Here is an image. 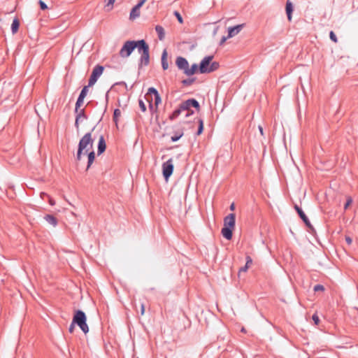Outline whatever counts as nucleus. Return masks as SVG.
Instances as JSON below:
<instances>
[{
	"instance_id": "603ef678",
	"label": "nucleus",
	"mask_w": 358,
	"mask_h": 358,
	"mask_svg": "<svg viewBox=\"0 0 358 358\" xmlns=\"http://www.w3.org/2000/svg\"><path fill=\"white\" fill-rule=\"evenodd\" d=\"M50 203L51 205H54V202L53 201H50Z\"/></svg>"
},
{
	"instance_id": "b1692460",
	"label": "nucleus",
	"mask_w": 358,
	"mask_h": 358,
	"mask_svg": "<svg viewBox=\"0 0 358 358\" xmlns=\"http://www.w3.org/2000/svg\"><path fill=\"white\" fill-rule=\"evenodd\" d=\"M185 110H182L180 108V105H179L178 108L175 109L173 112L170 115L169 118L171 120H173L176 119Z\"/></svg>"
},
{
	"instance_id": "09e8293b",
	"label": "nucleus",
	"mask_w": 358,
	"mask_h": 358,
	"mask_svg": "<svg viewBox=\"0 0 358 358\" xmlns=\"http://www.w3.org/2000/svg\"><path fill=\"white\" fill-rule=\"evenodd\" d=\"M259 130L261 134L263 135L264 134V131H263V128H262V126H259Z\"/></svg>"
},
{
	"instance_id": "473e14b6",
	"label": "nucleus",
	"mask_w": 358,
	"mask_h": 358,
	"mask_svg": "<svg viewBox=\"0 0 358 358\" xmlns=\"http://www.w3.org/2000/svg\"><path fill=\"white\" fill-rule=\"evenodd\" d=\"M138 104H139V107H140L141 111L145 112L146 111V106H145V103L143 102V101L141 99H139Z\"/></svg>"
},
{
	"instance_id": "49530a36",
	"label": "nucleus",
	"mask_w": 358,
	"mask_h": 358,
	"mask_svg": "<svg viewBox=\"0 0 358 358\" xmlns=\"http://www.w3.org/2000/svg\"><path fill=\"white\" fill-rule=\"evenodd\" d=\"M144 3L145 2H143L142 0H140L136 6H138L139 8H141Z\"/></svg>"
},
{
	"instance_id": "39448f33",
	"label": "nucleus",
	"mask_w": 358,
	"mask_h": 358,
	"mask_svg": "<svg viewBox=\"0 0 358 358\" xmlns=\"http://www.w3.org/2000/svg\"><path fill=\"white\" fill-rule=\"evenodd\" d=\"M136 41H127L119 52L120 56L122 58L129 57L136 49Z\"/></svg>"
},
{
	"instance_id": "37998d69",
	"label": "nucleus",
	"mask_w": 358,
	"mask_h": 358,
	"mask_svg": "<svg viewBox=\"0 0 358 358\" xmlns=\"http://www.w3.org/2000/svg\"><path fill=\"white\" fill-rule=\"evenodd\" d=\"M75 324H73V322H71V325L69 326V331L70 333H73V331H74V329H75V327H74Z\"/></svg>"
},
{
	"instance_id": "6ab92c4d",
	"label": "nucleus",
	"mask_w": 358,
	"mask_h": 358,
	"mask_svg": "<svg viewBox=\"0 0 358 358\" xmlns=\"http://www.w3.org/2000/svg\"><path fill=\"white\" fill-rule=\"evenodd\" d=\"M44 220L48 222L50 225L53 226V227H55L57 226V218L53 216L52 215H50V214H48V215H45L44 216Z\"/></svg>"
},
{
	"instance_id": "2eb2a0df",
	"label": "nucleus",
	"mask_w": 358,
	"mask_h": 358,
	"mask_svg": "<svg viewBox=\"0 0 358 358\" xmlns=\"http://www.w3.org/2000/svg\"><path fill=\"white\" fill-rule=\"evenodd\" d=\"M106 149V143L105 138L103 135H101L99 138L98 145H97V155H101L102 153L105 152Z\"/></svg>"
},
{
	"instance_id": "e433bc0d",
	"label": "nucleus",
	"mask_w": 358,
	"mask_h": 358,
	"mask_svg": "<svg viewBox=\"0 0 358 358\" xmlns=\"http://www.w3.org/2000/svg\"><path fill=\"white\" fill-rule=\"evenodd\" d=\"M38 3H39V6H40V8L41 10H44L48 9V6H47V4L43 1L39 0Z\"/></svg>"
},
{
	"instance_id": "c9c22d12",
	"label": "nucleus",
	"mask_w": 358,
	"mask_h": 358,
	"mask_svg": "<svg viewBox=\"0 0 358 358\" xmlns=\"http://www.w3.org/2000/svg\"><path fill=\"white\" fill-rule=\"evenodd\" d=\"M154 96H155V104L156 106H157L162 101L160 95H159V94H158L155 95Z\"/></svg>"
},
{
	"instance_id": "8fccbe9b",
	"label": "nucleus",
	"mask_w": 358,
	"mask_h": 358,
	"mask_svg": "<svg viewBox=\"0 0 358 358\" xmlns=\"http://www.w3.org/2000/svg\"><path fill=\"white\" fill-rule=\"evenodd\" d=\"M235 208V206H234V203H231V206H230V210H234Z\"/></svg>"
},
{
	"instance_id": "0eeeda50",
	"label": "nucleus",
	"mask_w": 358,
	"mask_h": 358,
	"mask_svg": "<svg viewBox=\"0 0 358 358\" xmlns=\"http://www.w3.org/2000/svg\"><path fill=\"white\" fill-rule=\"evenodd\" d=\"M173 159L171 158L162 164V173L164 179L168 180L173 172Z\"/></svg>"
},
{
	"instance_id": "3c124183",
	"label": "nucleus",
	"mask_w": 358,
	"mask_h": 358,
	"mask_svg": "<svg viewBox=\"0 0 358 358\" xmlns=\"http://www.w3.org/2000/svg\"><path fill=\"white\" fill-rule=\"evenodd\" d=\"M152 107H153V106H152V103H150V108H152Z\"/></svg>"
},
{
	"instance_id": "7c9ffc66",
	"label": "nucleus",
	"mask_w": 358,
	"mask_h": 358,
	"mask_svg": "<svg viewBox=\"0 0 358 358\" xmlns=\"http://www.w3.org/2000/svg\"><path fill=\"white\" fill-rule=\"evenodd\" d=\"M203 131V121L202 119L199 120V127L196 132V135H200Z\"/></svg>"
},
{
	"instance_id": "423d86ee",
	"label": "nucleus",
	"mask_w": 358,
	"mask_h": 358,
	"mask_svg": "<svg viewBox=\"0 0 358 358\" xmlns=\"http://www.w3.org/2000/svg\"><path fill=\"white\" fill-rule=\"evenodd\" d=\"M104 70V67L101 65H96L92 70V74L88 81V86H93L99 78L101 76Z\"/></svg>"
},
{
	"instance_id": "2f4dec72",
	"label": "nucleus",
	"mask_w": 358,
	"mask_h": 358,
	"mask_svg": "<svg viewBox=\"0 0 358 358\" xmlns=\"http://www.w3.org/2000/svg\"><path fill=\"white\" fill-rule=\"evenodd\" d=\"M173 15L176 16V17L177 18L179 23H180V24L183 23L182 17L181 16V15L180 14V13L178 11L175 10L173 12Z\"/></svg>"
},
{
	"instance_id": "ea45409f",
	"label": "nucleus",
	"mask_w": 358,
	"mask_h": 358,
	"mask_svg": "<svg viewBox=\"0 0 358 358\" xmlns=\"http://www.w3.org/2000/svg\"><path fill=\"white\" fill-rule=\"evenodd\" d=\"M105 1L106 3V6H111L112 8L115 0H105Z\"/></svg>"
},
{
	"instance_id": "de8ad7c7",
	"label": "nucleus",
	"mask_w": 358,
	"mask_h": 358,
	"mask_svg": "<svg viewBox=\"0 0 358 358\" xmlns=\"http://www.w3.org/2000/svg\"><path fill=\"white\" fill-rule=\"evenodd\" d=\"M144 312H145V307H144V305L142 304L141 305V315H143L144 314Z\"/></svg>"
},
{
	"instance_id": "393cba45",
	"label": "nucleus",
	"mask_w": 358,
	"mask_h": 358,
	"mask_svg": "<svg viewBox=\"0 0 358 358\" xmlns=\"http://www.w3.org/2000/svg\"><path fill=\"white\" fill-rule=\"evenodd\" d=\"M20 26V22L17 18H15L13 20L12 24H11V31L13 34H15L19 29Z\"/></svg>"
},
{
	"instance_id": "a211bd4d",
	"label": "nucleus",
	"mask_w": 358,
	"mask_h": 358,
	"mask_svg": "<svg viewBox=\"0 0 358 358\" xmlns=\"http://www.w3.org/2000/svg\"><path fill=\"white\" fill-rule=\"evenodd\" d=\"M162 66L164 70H166L169 68V64L167 62V51L166 49L164 50L162 54Z\"/></svg>"
},
{
	"instance_id": "c03bdc74",
	"label": "nucleus",
	"mask_w": 358,
	"mask_h": 358,
	"mask_svg": "<svg viewBox=\"0 0 358 358\" xmlns=\"http://www.w3.org/2000/svg\"><path fill=\"white\" fill-rule=\"evenodd\" d=\"M80 120L78 118L76 117V121H75V127L77 129V130L79 129V122Z\"/></svg>"
},
{
	"instance_id": "58836bf2",
	"label": "nucleus",
	"mask_w": 358,
	"mask_h": 358,
	"mask_svg": "<svg viewBox=\"0 0 358 358\" xmlns=\"http://www.w3.org/2000/svg\"><path fill=\"white\" fill-rule=\"evenodd\" d=\"M352 203V199L350 197V196H348L347 198V201H346V203L344 206V209L346 210L348 206Z\"/></svg>"
},
{
	"instance_id": "4be33fe9",
	"label": "nucleus",
	"mask_w": 358,
	"mask_h": 358,
	"mask_svg": "<svg viewBox=\"0 0 358 358\" xmlns=\"http://www.w3.org/2000/svg\"><path fill=\"white\" fill-rule=\"evenodd\" d=\"M198 71V65L196 64H193L191 67H187V69L185 70V75L187 76H190L192 75H194L196 71Z\"/></svg>"
},
{
	"instance_id": "c756f323",
	"label": "nucleus",
	"mask_w": 358,
	"mask_h": 358,
	"mask_svg": "<svg viewBox=\"0 0 358 358\" xmlns=\"http://www.w3.org/2000/svg\"><path fill=\"white\" fill-rule=\"evenodd\" d=\"M120 115H121V111H120V109L116 108V109L114 110L113 119V121L116 124H117V122L118 121V117L120 116Z\"/></svg>"
},
{
	"instance_id": "7ed1b4c3",
	"label": "nucleus",
	"mask_w": 358,
	"mask_h": 358,
	"mask_svg": "<svg viewBox=\"0 0 358 358\" xmlns=\"http://www.w3.org/2000/svg\"><path fill=\"white\" fill-rule=\"evenodd\" d=\"M73 324H77L84 334L89 331V327L87 324V317L85 313L81 310H77L73 317Z\"/></svg>"
},
{
	"instance_id": "f257e3e1",
	"label": "nucleus",
	"mask_w": 358,
	"mask_h": 358,
	"mask_svg": "<svg viewBox=\"0 0 358 358\" xmlns=\"http://www.w3.org/2000/svg\"><path fill=\"white\" fill-rule=\"evenodd\" d=\"M96 126H94L92 130L87 133H86L80 140L78 145V150L76 153V160L80 161L82 157V155L83 153V150H85V153H87L90 148H92L94 143V138H92V133L95 129Z\"/></svg>"
},
{
	"instance_id": "bb28decb",
	"label": "nucleus",
	"mask_w": 358,
	"mask_h": 358,
	"mask_svg": "<svg viewBox=\"0 0 358 358\" xmlns=\"http://www.w3.org/2000/svg\"><path fill=\"white\" fill-rule=\"evenodd\" d=\"M183 136V131H174L173 136H171V140L172 142H176L178 141L182 136Z\"/></svg>"
},
{
	"instance_id": "ddd939ff",
	"label": "nucleus",
	"mask_w": 358,
	"mask_h": 358,
	"mask_svg": "<svg viewBox=\"0 0 358 358\" xmlns=\"http://www.w3.org/2000/svg\"><path fill=\"white\" fill-rule=\"evenodd\" d=\"M138 52L141 55L143 52L149 50V45L144 39L136 41V43Z\"/></svg>"
},
{
	"instance_id": "79ce46f5",
	"label": "nucleus",
	"mask_w": 358,
	"mask_h": 358,
	"mask_svg": "<svg viewBox=\"0 0 358 358\" xmlns=\"http://www.w3.org/2000/svg\"><path fill=\"white\" fill-rule=\"evenodd\" d=\"M228 38H230V37H228V35L227 36H222L220 41V45H222Z\"/></svg>"
},
{
	"instance_id": "f8f14e48",
	"label": "nucleus",
	"mask_w": 358,
	"mask_h": 358,
	"mask_svg": "<svg viewBox=\"0 0 358 358\" xmlns=\"http://www.w3.org/2000/svg\"><path fill=\"white\" fill-rule=\"evenodd\" d=\"M176 64L178 66V69L183 71V73H185V70L189 67V63L187 60L182 57H178L176 60Z\"/></svg>"
},
{
	"instance_id": "4468645a",
	"label": "nucleus",
	"mask_w": 358,
	"mask_h": 358,
	"mask_svg": "<svg viewBox=\"0 0 358 358\" xmlns=\"http://www.w3.org/2000/svg\"><path fill=\"white\" fill-rule=\"evenodd\" d=\"M244 24H238L228 28V37L232 38L237 35L243 28Z\"/></svg>"
},
{
	"instance_id": "dca6fc26",
	"label": "nucleus",
	"mask_w": 358,
	"mask_h": 358,
	"mask_svg": "<svg viewBox=\"0 0 358 358\" xmlns=\"http://www.w3.org/2000/svg\"><path fill=\"white\" fill-rule=\"evenodd\" d=\"M285 10H286V14L287 16V19L289 21L292 20V15L294 10V6L293 3L290 0H287L286 1V6H285Z\"/></svg>"
},
{
	"instance_id": "72a5a7b5",
	"label": "nucleus",
	"mask_w": 358,
	"mask_h": 358,
	"mask_svg": "<svg viewBox=\"0 0 358 358\" xmlns=\"http://www.w3.org/2000/svg\"><path fill=\"white\" fill-rule=\"evenodd\" d=\"M148 94H153L154 96L156 95V94H158L159 92L158 91L153 87H151L148 89Z\"/></svg>"
},
{
	"instance_id": "5fc2aeb1",
	"label": "nucleus",
	"mask_w": 358,
	"mask_h": 358,
	"mask_svg": "<svg viewBox=\"0 0 358 358\" xmlns=\"http://www.w3.org/2000/svg\"><path fill=\"white\" fill-rule=\"evenodd\" d=\"M137 358H138V357H137Z\"/></svg>"
},
{
	"instance_id": "a18cd8bd",
	"label": "nucleus",
	"mask_w": 358,
	"mask_h": 358,
	"mask_svg": "<svg viewBox=\"0 0 358 358\" xmlns=\"http://www.w3.org/2000/svg\"><path fill=\"white\" fill-rule=\"evenodd\" d=\"M345 241L347 242V243H348V245H350V244L352 243V238H351L350 237H349V236H346V237H345Z\"/></svg>"
},
{
	"instance_id": "f3484780",
	"label": "nucleus",
	"mask_w": 358,
	"mask_h": 358,
	"mask_svg": "<svg viewBox=\"0 0 358 358\" xmlns=\"http://www.w3.org/2000/svg\"><path fill=\"white\" fill-rule=\"evenodd\" d=\"M74 112L76 113V117L79 119L80 120H83L87 119V116L85 114L84 108L80 109V108H78V110H76V106H75Z\"/></svg>"
},
{
	"instance_id": "9d476101",
	"label": "nucleus",
	"mask_w": 358,
	"mask_h": 358,
	"mask_svg": "<svg viewBox=\"0 0 358 358\" xmlns=\"http://www.w3.org/2000/svg\"><path fill=\"white\" fill-rule=\"evenodd\" d=\"M90 86H88V85H85L83 87L78 97V99L76 102V110H78V108H80L81 106L83 105V101H84V99L85 98V96H87V94L88 92V88L90 87Z\"/></svg>"
},
{
	"instance_id": "aec40b11",
	"label": "nucleus",
	"mask_w": 358,
	"mask_h": 358,
	"mask_svg": "<svg viewBox=\"0 0 358 358\" xmlns=\"http://www.w3.org/2000/svg\"><path fill=\"white\" fill-rule=\"evenodd\" d=\"M140 8L138 7V6H135L134 7H133V8L131 9V12H130V14H129V18L131 20H134L136 19V17H138L140 16Z\"/></svg>"
},
{
	"instance_id": "20e7f679",
	"label": "nucleus",
	"mask_w": 358,
	"mask_h": 358,
	"mask_svg": "<svg viewBox=\"0 0 358 358\" xmlns=\"http://www.w3.org/2000/svg\"><path fill=\"white\" fill-rule=\"evenodd\" d=\"M180 105L182 110L187 111L185 114L186 117L194 114V111L191 110L192 107L196 108L197 110H199L200 108L199 103L195 99H187L185 101H182Z\"/></svg>"
},
{
	"instance_id": "864d4df0",
	"label": "nucleus",
	"mask_w": 358,
	"mask_h": 358,
	"mask_svg": "<svg viewBox=\"0 0 358 358\" xmlns=\"http://www.w3.org/2000/svg\"><path fill=\"white\" fill-rule=\"evenodd\" d=\"M143 2H145L147 0H142Z\"/></svg>"
},
{
	"instance_id": "5701e85b",
	"label": "nucleus",
	"mask_w": 358,
	"mask_h": 358,
	"mask_svg": "<svg viewBox=\"0 0 358 358\" xmlns=\"http://www.w3.org/2000/svg\"><path fill=\"white\" fill-rule=\"evenodd\" d=\"M87 158H88V160H87V170H88L90 168V166H92V163L94 161L95 152L93 150H92L89 152H87Z\"/></svg>"
},
{
	"instance_id": "a878e982",
	"label": "nucleus",
	"mask_w": 358,
	"mask_h": 358,
	"mask_svg": "<svg viewBox=\"0 0 358 358\" xmlns=\"http://www.w3.org/2000/svg\"><path fill=\"white\" fill-rule=\"evenodd\" d=\"M252 258L250 257V256H247L246 257V263H245V265L243 266V267H241L240 269H239V272H245L247 271L248 267L250 266V265L252 264Z\"/></svg>"
},
{
	"instance_id": "4c0bfd02",
	"label": "nucleus",
	"mask_w": 358,
	"mask_h": 358,
	"mask_svg": "<svg viewBox=\"0 0 358 358\" xmlns=\"http://www.w3.org/2000/svg\"><path fill=\"white\" fill-rule=\"evenodd\" d=\"M329 37H330V39H331L332 41H334V42H335V43H336V42L338 41V40H337V37H336V36L335 33H334L333 31H330V33H329Z\"/></svg>"
},
{
	"instance_id": "cd10ccee",
	"label": "nucleus",
	"mask_w": 358,
	"mask_h": 358,
	"mask_svg": "<svg viewBox=\"0 0 358 358\" xmlns=\"http://www.w3.org/2000/svg\"><path fill=\"white\" fill-rule=\"evenodd\" d=\"M195 80H196L195 78H189L182 80L181 83L184 86H190L195 82Z\"/></svg>"
},
{
	"instance_id": "a19ab883",
	"label": "nucleus",
	"mask_w": 358,
	"mask_h": 358,
	"mask_svg": "<svg viewBox=\"0 0 358 358\" xmlns=\"http://www.w3.org/2000/svg\"><path fill=\"white\" fill-rule=\"evenodd\" d=\"M312 319L314 321L315 324H318L319 322H320V319H319V317L316 315V314H314L312 317Z\"/></svg>"
},
{
	"instance_id": "9b49d317",
	"label": "nucleus",
	"mask_w": 358,
	"mask_h": 358,
	"mask_svg": "<svg viewBox=\"0 0 358 358\" xmlns=\"http://www.w3.org/2000/svg\"><path fill=\"white\" fill-rule=\"evenodd\" d=\"M150 63V50L143 52L140 57L138 69L142 68L143 66H147Z\"/></svg>"
},
{
	"instance_id": "f03ea898",
	"label": "nucleus",
	"mask_w": 358,
	"mask_h": 358,
	"mask_svg": "<svg viewBox=\"0 0 358 358\" xmlns=\"http://www.w3.org/2000/svg\"><path fill=\"white\" fill-rule=\"evenodd\" d=\"M235 223L236 216L234 213H230L224 218V227L221 230V234L227 240L229 241L232 238Z\"/></svg>"
},
{
	"instance_id": "f704fd0d",
	"label": "nucleus",
	"mask_w": 358,
	"mask_h": 358,
	"mask_svg": "<svg viewBox=\"0 0 358 358\" xmlns=\"http://www.w3.org/2000/svg\"><path fill=\"white\" fill-rule=\"evenodd\" d=\"M313 290L315 292L324 291V287L323 285L317 284V285L314 286Z\"/></svg>"
},
{
	"instance_id": "6e6552de",
	"label": "nucleus",
	"mask_w": 358,
	"mask_h": 358,
	"mask_svg": "<svg viewBox=\"0 0 358 358\" xmlns=\"http://www.w3.org/2000/svg\"><path fill=\"white\" fill-rule=\"evenodd\" d=\"M294 208L296 210L300 218L303 220V222L305 223L306 227L310 229V231H314L315 229H314L313 227L310 224L309 219L308 218L306 215L304 213L303 210L300 207H299L297 205H295Z\"/></svg>"
},
{
	"instance_id": "1a4fd4ad",
	"label": "nucleus",
	"mask_w": 358,
	"mask_h": 358,
	"mask_svg": "<svg viewBox=\"0 0 358 358\" xmlns=\"http://www.w3.org/2000/svg\"><path fill=\"white\" fill-rule=\"evenodd\" d=\"M213 56L205 57L200 62L199 71L201 73H206L210 62L213 60Z\"/></svg>"
},
{
	"instance_id": "412c9836",
	"label": "nucleus",
	"mask_w": 358,
	"mask_h": 358,
	"mask_svg": "<svg viewBox=\"0 0 358 358\" xmlns=\"http://www.w3.org/2000/svg\"><path fill=\"white\" fill-rule=\"evenodd\" d=\"M155 29L157 33L159 39L163 41L165 38L164 29L161 25H156Z\"/></svg>"
},
{
	"instance_id": "c85d7f7f",
	"label": "nucleus",
	"mask_w": 358,
	"mask_h": 358,
	"mask_svg": "<svg viewBox=\"0 0 358 358\" xmlns=\"http://www.w3.org/2000/svg\"><path fill=\"white\" fill-rule=\"evenodd\" d=\"M219 67V64L216 62H213L209 65V68L207 69V73H210L217 70Z\"/></svg>"
}]
</instances>
